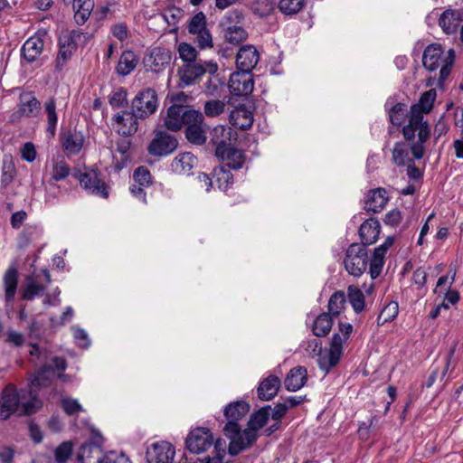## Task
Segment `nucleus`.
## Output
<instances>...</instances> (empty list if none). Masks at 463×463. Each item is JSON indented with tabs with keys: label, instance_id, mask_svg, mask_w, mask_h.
<instances>
[{
	"label": "nucleus",
	"instance_id": "obj_63",
	"mask_svg": "<svg viewBox=\"0 0 463 463\" xmlns=\"http://www.w3.org/2000/svg\"><path fill=\"white\" fill-rule=\"evenodd\" d=\"M100 463H131V461L124 453L118 454L110 451L103 456Z\"/></svg>",
	"mask_w": 463,
	"mask_h": 463
},
{
	"label": "nucleus",
	"instance_id": "obj_20",
	"mask_svg": "<svg viewBox=\"0 0 463 463\" xmlns=\"http://www.w3.org/2000/svg\"><path fill=\"white\" fill-rule=\"evenodd\" d=\"M113 121L117 123L119 128L118 133L122 137H130L137 133L138 129V119L130 110H124L113 116Z\"/></svg>",
	"mask_w": 463,
	"mask_h": 463
},
{
	"label": "nucleus",
	"instance_id": "obj_28",
	"mask_svg": "<svg viewBox=\"0 0 463 463\" xmlns=\"http://www.w3.org/2000/svg\"><path fill=\"white\" fill-rule=\"evenodd\" d=\"M197 165V158L191 153H182L178 155L171 163L172 170L184 175H190L192 170Z\"/></svg>",
	"mask_w": 463,
	"mask_h": 463
},
{
	"label": "nucleus",
	"instance_id": "obj_52",
	"mask_svg": "<svg viewBox=\"0 0 463 463\" xmlns=\"http://www.w3.org/2000/svg\"><path fill=\"white\" fill-rule=\"evenodd\" d=\"M71 174V168L69 165L61 160L55 163L52 166V170L51 173V180L49 181L50 184H53L52 182H59L64 180Z\"/></svg>",
	"mask_w": 463,
	"mask_h": 463
},
{
	"label": "nucleus",
	"instance_id": "obj_59",
	"mask_svg": "<svg viewBox=\"0 0 463 463\" xmlns=\"http://www.w3.org/2000/svg\"><path fill=\"white\" fill-rule=\"evenodd\" d=\"M214 451L216 452L213 457H206L203 459V463H222V458L225 455V441L222 439H218L214 442Z\"/></svg>",
	"mask_w": 463,
	"mask_h": 463
},
{
	"label": "nucleus",
	"instance_id": "obj_1",
	"mask_svg": "<svg viewBox=\"0 0 463 463\" xmlns=\"http://www.w3.org/2000/svg\"><path fill=\"white\" fill-rule=\"evenodd\" d=\"M48 383L49 379L44 377V373L39 372L28 388L17 390L14 385L8 384L0 394V420H6L15 412L20 415L35 413L43 406L37 389Z\"/></svg>",
	"mask_w": 463,
	"mask_h": 463
},
{
	"label": "nucleus",
	"instance_id": "obj_50",
	"mask_svg": "<svg viewBox=\"0 0 463 463\" xmlns=\"http://www.w3.org/2000/svg\"><path fill=\"white\" fill-rule=\"evenodd\" d=\"M177 52L183 63H190L199 61L197 59L198 52L190 43H181L177 47Z\"/></svg>",
	"mask_w": 463,
	"mask_h": 463
},
{
	"label": "nucleus",
	"instance_id": "obj_34",
	"mask_svg": "<svg viewBox=\"0 0 463 463\" xmlns=\"http://www.w3.org/2000/svg\"><path fill=\"white\" fill-rule=\"evenodd\" d=\"M137 62L138 59L132 51H124L121 53L116 71L119 75L127 76L135 70Z\"/></svg>",
	"mask_w": 463,
	"mask_h": 463
},
{
	"label": "nucleus",
	"instance_id": "obj_39",
	"mask_svg": "<svg viewBox=\"0 0 463 463\" xmlns=\"http://www.w3.org/2000/svg\"><path fill=\"white\" fill-rule=\"evenodd\" d=\"M94 8V0H78L77 4L74 5V19L75 22L82 25L89 19L91 11Z\"/></svg>",
	"mask_w": 463,
	"mask_h": 463
},
{
	"label": "nucleus",
	"instance_id": "obj_48",
	"mask_svg": "<svg viewBox=\"0 0 463 463\" xmlns=\"http://www.w3.org/2000/svg\"><path fill=\"white\" fill-rule=\"evenodd\" d=\"M187 30L190 34H196L207 30L206 16L203 12L195 14L189 21Z\"/></svg>",
	"mask_w": 463,
	"mask_h": 463
},
{
	"label": "nucleus",
	"instance_id": "obj_62",
	"mask_svg": "<svg viewBox=\"0 0 463 463\" xmlns=\"http://www.w3.org/2000/svg\"><path fill=\"white\" fill-rule=\"evenodd\" d=\"M194 43L200 49L211 48L213 47V38L210 31L207 29L202 33L194 34Z\"/></svg>",
	"mask_w": 463,
	"mask_h": 463
},
{
	"label": "nucleus",
	"instance_id": "obj_35",
	"mask_svg": "<svg viewBox=\"0 0 463 463\" xmlns=\"http://www.w3.org/2000/svg\"><path fill=\"white\" fill-rule=\"evenodd\" d=\"M333 316L326 312L318 315L313 324V334L318 337L327 335L333 326Z\"/></svg>",
	"mask_w": 463,
	"mask_h": 463
},
{
	"label": "nucleus",
	"instance_id": "obj_24",
	"mask_svg": "<svg viewBox=\"0 0 463 463\" xmlns=\"http://www.w3.org/2000/svg\"><path fill=\"white\" fill-rule=\"evenodd\" d=\"M463 22V8L447 9L439 18V25L446 34H452Z\"/></svg>",
	"mask_w": 463,
	"mask_h": 463
},
{
	"label": "nucleus",
	"instance_id": "obj_3",
	"mask_svg": "<svg viewBox=\"0 0 463 463\" xmlns=\"http://www.w3.org/2000/svg\"><path fill=\"white\" fill-rule=\"evenodd\" d=\"M269 405L255 411L248 421V429L241 431V437L230 441L228 452L231 456H237L246 449L250 448L259 438L258 430L263 428L270 416Z\"/></svg>",
	"mask_w": 463,
	"mask_h": 463
},
{
	"label": "nucleus",
	"instance_id": "obj_41",
	"mask_svg": "<svg viewBox=\"0 0 463 463\" xmlns=\"http://www.w3.org/2000/svg\"><path fill=\"white\" fill-rule=\"evenodd\" d=\"M213 177L221 190L226 191L233 182V175L231 168L225 165H220L213 169Z\"/></svg>",
	"mask_w": 463,
	"mask_h": 463
},
{
	"label": "nucleus",
	"instance_id": "obj_36",
	"mask_svg": "<svg viewBox=\"0 0 463 463\" xmlns=\"http://www.w3.org/2000/svg\"><path fill=\"white\" fill-rule=\"evenodd\" d=\"M17 269L15 268H9L4 276L5 293L7 302L14 300L17 289Z\"/></svg>",
	"mask_w": 463,
	"mask_h": 463
},
{
	"label": "nucleus",
	"instance_id": "obj_42",
	"mask_svg": "<svg viewBox=\"0 0 463 463\" xmlns=\"http://www.w3.org/2000/svg\"><path fill=\"white\" fill-rule=\"evenodd\" d=\"M410 111L407 110V105L402 102L396 103L389 111V120L393 126H402L406 118H409Z\"/></svg>",
	"mask_w": 463,
	"mask_h": 463
},
{
	"label": "nucleus",
	"instance_id": "obj_49",
	"mask_svg": "<svg viewBox=\"0 0 463 463\" xmlns=\"http://www.w3.org/2000/svg\"><path fill=\"white\" fill-rule=\"evenodd\" d=\"M399 313V306L396 301H391L382 309L377 318L378 326L393 320Z\"/></svg>",
	"mask_w": 463,
	"mask_h": 463
},
{
	"label": "nucleus",
	"instance_id": "obj_16",
	"mask_svg": "<svg viewBox=\"0 0 463 463\" xmlns=\"http://www.w3.org/2000/svg\"><path fill=\"white\" fill-rule=\"evenodd\" d=\"M230 92L234 96L247 97L253 91L254 80L250 72L238 71L232 73L229 84Z\"/></svg>",
	"mask_w": 463,
	"mask_h": 463
},
{
	"label": "nucleus",
	"instance_id": "obj_58",
	"mask_svg": "<svg viewBox=\"0 0 463 463\" xmlns=\"http://www.w3.org/2000/svg\"><path fill=\"white\" fill-rule=\"evenodd\" d=\"M133 179L136 184L143 186H148L152 183V175L146 166H138L135 169Z\"/></svg>",
	"mask_w": 463,
	"mask_h": 463
},
{
	"label": "nucleus",
	"instance_id": "obj_12",
	"mask_svg": "<svg viewBox=\"0 0 463 463\" xmlns=\"http://www.w3.org/2000/svg\"><path fill=\"white\" fill-rule=\"evenodd\" d=\"M177 138L165 130H158L147 146V152L154 157H163L173 154L178 147Z\"/></svg>",
	"mask_w": 463,
	"mask_h": 463
},
{
	"label": "nucleus",
	"instance_id": "obj_13",
	"mask_svg": "<svg viewBox=\"0 0 463 463\" xmlns=\"http://www.w3.org/2000/svg\"><path fill=\"white\" fill-rule=\"evenodd\" d=\"M213 443V436L209 429L198 427L191 430L185 439L186 449L194 454L206 451Z\"/></svg>",
	"mask_w": 463,
	"mask_h": 463
},
{
	"label": "nucleus",
	"instance_id": "obj_17",
	"mask_svg": "<svg viewBox=\"0 0 463 463\" xmlns=\"http://www.w3.org/2000/svg\"><path fill=\"white\" fill-rule=\"evenodd\" d=\"M232 129L223 125H218L211 129L209 136L210 144L215 147V155L223 158L228 147L232 144Z\"/></svg>",
	"mask_w": 463,
	"mask_h": 463
},
{
	"label": "nucleus",
	"instance_id": "obj_10",
	"mask_svg": "<svg viewBox=\"0 0 463 463\" xmlns=\"http://www.w3.org/2000/svg\"><path fill=\"white\" fill-rule=\"evenodd\" d=\"M199 112L187 106L171 105L164 120L165 127L170 131H178L187 123H191V120L196 121V118H200Z\"/></svg>",
	"mask_w": 463,
	"mask_h": 463
},
{
	"label": "nucleus",
	"instance_id": "obj_2",
	"mask_svg": "<svg viewBox=\"0 0 463 463\" xmlns=\"http://www.w3.org/2000/svg\"><path fill=\"white\" fill-rule=\"evenodd\" d=\"M436 98L435 89L423 92L418 102L411 106L409 122L402 127L404 139L411 142L410 148L414 159L419 160L424 156V144L430 137V127L428 121L424 120V115L432 110Z\"/></svg>",
	"mask_w": 463,
	"mask_h": 463
},
{
	"label": "nucleus",
	"instance_id": "obj_6",
	"mask_svg": "<svg viewBox=\"0 0 463 463\" xmlns=\"http://www.w3.org/2000/svg\"><path fill=\"white\" fill-rule=\"evenodd\" d=\"M249 411L250 404L244 401L231 402L224 408L223 412L228 422L223 428V432L230 441L241 437L242 430L238 421L241 420Z\"/></svg>",
	"mask_w": 463,
	"mask_h": 463
},
{
	"label": "nucleus",
	"instance_id": "obj_29",
	"mask_svg": "<svg viewBox=\"0 0 463 463\" xmlns=\"http://www.w3.org/2000/svg\"><path fill=\"white\" fill-rule=\"evenodd\" d=\"M103 456L102 449L99 447V444L85 442L79 449L77 460L79 463H100Z\"/></svg>",
	"mask_w": 463,
	"mask_h": 463
},
{
	"label": "nucleus",
	"instance_id": "obj_61",
	"mask_svg": "<svg viewBox=\"0 0 463 463\" xmlns=\"http://www.w3.org/2000/svg\"><path fill=\"white\" fill-rule=\"evenodd\" d=\"M61 408L67 415H74L82 411L81 405L75 399L64 398L61 402Z\"/></svg>",
	"mask_w": 463,
	"mask_h": 463
},
{
	"label": "nucleus",
	"instance_id": "obj_27",
	"mask_svg": "<svg viewBox=\"0 0 463 463\" xmlns=\"http://www.w3.org/2000/svg\"><path fill=\"white\" fill-rule=\"evenodd\" d=\"M307 380V371L304 366L292 368L284 380L285 388L289 392L301 389Z\"/></svg>",
	"mask_w": 463,
	"mask_h": 463
},
{
	"label": "nucleus",
	"instance_id": "obj_9",
	"mask_svg": "<svg viewBox=\"0 0 463 463\" xmlns=\"http://www.w3.org/2000/svg\"><path fill=\"white\" fill-rule=\"evenodd\" d=\"M42 110V103L33 91H23L20 93L17 103V109L10 115L9 121L15 124L23 118H37Z\"/></svg>",
	"mask_w": 463,
	"mask_h": 463
},
{
	"label": "nucleus",
	"instance_id": "obj_55",
	"mask_svg": "<svg viewBox=\"0 0 463 463\" xmlns=\"http://www.w3.org/2000/svg\"><path fill=\"white\" fill-rule=\"evenodd\" d=\"M305 5V0H280L279 10L285 14H295L300 12Z\"/></svg>",
	"mask_w": 463,
	"mask_h": 463
},
{
	"label": "nucleus",
	"instance_id": "obj_25",
	"mask_svg": "<svg viewBox=\"0 0 463 463\" xmlns=\"http://www.w3.org/2000/svg\"><path fill=\"white\" fill-rule=\"evenodd\" d=\"M198 116L200 118H196L197 120H191V123L186 124V128L184 130L186 139L193 145L202 146L205 144L207 140V136L205 134V129L203 126L204 117L199 112Z\"/></svg>",
	"mask_w": 463,
	"mask_h": 463
},
{
	"label": "nucleus",
	"instance_id": "obj_44",
	"mask_svg": "<svg viewBox=\"0 0 463 463\" xmlns=\"http://www.w3.org/2000/svg\"><path fill=\"white\" fill-rule=\"evenodd\" d=\"M348 298L349 302L355 313H360L364 310L365 301H364V296L363 291L355 287V286H349L348 287Z\"/></svg>",
	"mask_w": 463,
	"mask_h": 463
},
{
	"label": "nucleus",
	"instance_id": "obj_46",
	"mask_svg": "<svg viewBox=\"0 0 463 463\" xmlns=\"http://www.w3.org/2000/svg\"><path fill=\"white\" fill-rule=\"evenodd\" d=\"M45 288L34 281L33 279H27L25 286L22 290V299L33 300L36 296H43Z\"/></svg>",
	"mask_w": 463,
	"mask_h": 463
},
{
	"label": "nucleus",
	"instance_id": "obj_26",
	"mask_svg": "<svg viewBox=\"0 0 463 463\" xmlns=\"http://www.w3.org/2000/svg\"><path fill=\"white\" fill-rule=\"evenodd\" d=\"M358 232L361 239L360 244L367 247L375 243L381 232L379 221L374 218H369L360 225Z\"/></svg>",
	"mask_w": 463,
	"mask_h": 463
},
{
	"label": "nucleus",
	"instance_id": "obj_47",
	"mask_svg": "<svg viewBox=\"0 0 463 463\" xmlns=\"http://www.w3.org/2000/svg\"><path fill=\"white\" fill-rule=\"evenodd\" d=\"M225 155L227 156V159L222 165H225L234 170H238L242 167L244 164V156L241 151L231 148L229 146Z\"/></svg>",
	"mask_w": 463,
	"mask_h": 463
},
{
	"label": "nucleus",
	"instance_id": "obj_21",
	"mask_svg": "<svg viewBox=\"0 0 463 463\" xmlns=\"http://www.w3.org/2000/svg\"><path fill=\"white\" fill-rule=\"evenodd\" d=\"M175 448L167 441L154 443L146 451L148 463H171L175 456Z\"/></svg>",
	"mask_w": 463,
	"mask_h": 463
},
{
	"label": "nucleus",
	"instance_id": "obj_7",
	"mask_svg": "<svg viewBox=\"0 0 463 463\" xmlns=\"http://www.w3.org/2000/svg\"><path fill=\"white\" fill-rule=\"evenodd\" d=\"M368 263L370 260L364 245L354 242L347 248L344 265L348 274L360 277L366 270Z\"/></svg>",
	"mask_w": 463,
	"mask_h": 463
},
{
	"label": "nucleus",
	"instance_id": "obj_38",
	"mask_svg": "<svg viewBox=\"0 0 463 463\" xmlns=\"http://www.w3.org/2000/svg\"><path fill=\"white\" fill-rule=\"evenodd\" d=\"M16 175L15 165L11 155H5L2 161L1 168V185L6 187L13 181Z\"/></svg>",
	"mask_w": 463,
	"mask_h": 463
},
{
	"label": "nucleus",
	"instance_id": "obj_11",
	"mask_svg": "<svg viewBox=\"0 0 463 463\" xmlns=\"http://www.w3.org/2000/svg\"><path fill=\"white\" fill-rule=\"evenodd\" d=\"M73 176L90 194L103 199L109 198V186L100 178V173L98 170H90L84 173L78 171L73 173Z\"/></svg>",
	"mask_w": 463,
	"mask_h": 463
},
{
	"label": "nucleus",
	"instance_id": "obj_4",
	"mask_svg": "<svg viewBox=\"0 0 463 463\" xmlns=\"http://www.w3.org/2000/svg\"><path fill=\"white\" fill-rule=\"evenodd\" d=\"M91 37V34L79 30L61 32L59 36V52L55 59V70L58 71H62L68 61L71 60L73 53L77 51L78 46L86 45Z\"/></svg>",
	"mask_w": 463,
	"mask_h": 463
},
{
	"label": "nucleus",
	"instance_id": "obj_45",
	"mask_svg": "<svg viewBox=\"0 0 463 463\" xmlns=\"http://www.w3.org/2000/svg\"><path fill=\"white\" fill-rule=\"evenodd\" d=\"M409 148L408 146L403 142H397L392 150V161L398 166H403L409 164Z\"/></svg>",
	"mask_w": 463,
	"mask_h": 463
},
{
	"label": "nucleus",
	"instance_id": "obj_15",
	"mask_svg": "<svg viewBox=\"0 0 463 463\" xmlns=\"http://www.w3.org/2000/svg\"><path fill=\"white\" fill-rule=\"evenodd\" d=\"M48 33L45 30H39L29 37L21 48V56L27 63L36 61L43 52L44 39Z\"/></svg>",
	"mask_w": 463,
	"mask_h": 463
},
{
	"label": "nucleus",
	"instance_id": "obj_33",
	"mask_svg": "<svg viewBox=\"0 0 463 463\" xmlns=\"http://www.w3.org/2000/svg\"><path fill=\"white\" fill-rule=\"evenodd\" d=\"M46 114V134L50 138H54L58 124L57 103L54 97H50L43 104Z\"/></svg>",
	"mask_w": 463,
	"mask_h": 463
},
{
	"label": "nucleus",
	"instance_id": "obj_53",
	"mask_svg": "<svg viewBox=\"0 0 463 463\" xmlns=\"http://www.w3.org/2000/svg\"><path fill=\"white\" fill-rule=\"evenodd\" d=\"M250 9L254 14L260 17H266L273 12L274 4L271 0H254Z\"/></svg>",
	"mask_w": 463,
	"mask_h": 463
},
{
	"label": "nucleus",
	"instance_id": "obj_54",
	"mask_svg": "<svg viewBox=\"0 0 463 463\" xmlns=\"http://www.w3.org/2000/svg\"><path fill=\"white\" fill-rule=\"evenodd\" d=\"M455 60V52L454 50L450 49L449 51V56L444 59V63L442 64L439 73V79L437 85L439 88H442L444 81L449 77V75L451 72V67L454 63Z\"/></svg>",
	"mask_w": 463,
	"mask_h": 463
},
{
	"label": "nucleus",
	"instance_id": "obj_37",
	"mask_svg": "<svg viewBox=\"0 0 463 463\" xmlns=\"http://www.w3.org/2000/svg\"><path fill=\"white\" fill-rule=\"evenodd\" d=\"M386 248L384 246H378L374 249L373 256L370 260V274L372 279H376L380 276L386 254Z\"/></svg>",
	"mask_w": 463,
	"mask_h": 463
},
{
	"label": "nucleus",
	"instance_id": "obj_19",
	"mask_svg": "<svg viewBox=\"0 0 463 463\" xmlns=\"http://www.w3.org/2000/svg\"><path fill=\"white\" fill-rule=\"evenodd\" d=\"M260 54L255 46L251 44L243 45L236 55V66L239 71L250 72L257 65Z\"/></svg>",
	"mask_w": 463,
	"mask_h": 463
},
{
	"label": "nucleus",
	"instance_id": "obj_32",
	"mask_svg": "<svg viewBox=\"0 0 463 463\" xmlns=\"http://www.w3.org/2000/svg\"><path fill=\"white\" fill-rule=\"evenodd\" d=\"M388 198L384 188H376L369 191L364 203V209L367 212L378 213L383 210Z\"/></svg>",
	"mask_w": 463,
	"mask_h": 463
},
{
	"label": "nucleus",
	"instance_id": "obj_40",
	"mask_svg": "<svg viewBox=\"0 0 463 463\" xmlns=\"http://www.w3.org/2000/svg\"><path fill=\"white\" fill-rule=\"evenodd\" d=\"M224 38L226 42L233 45H239L247 40L248 33L242 26L228 25L224 30Z\"/></svg>",
	"mask_w": 463,
	"mask_h": 463
},
{
	"label": "nucleus",
	"instance_id": "obj_43",
	"mask_svg": "<svg viewBox=\"0 0 463 463\" xmlns=\"http://www.w3.org/2000/svg\"><path fill=\"white\" fill-rule=\"evenodd\" d=\"M346 298L344 291H336L332 294L328 301V314L333 317H338L342 310L345 309Z\"/></svg>",
	"mask_w": 463,
	"mask_h": 463
},
{
	"label": "nucleus",
	"instance_id": "obj_30",
	"mask_svg": "<svg viewBox=\"0 0 463 463\" xmlns=\"http://www.w3.org/2000/svg\"><path fill=\"white\" fill-rule=\"evenodd\" d=\"M229 122L237 128L246 130L252 126L253 115L244 105L239 106L230 113Z\"/></svg>",
	"mask_w": 463,
	"mask_h": 463
},
{
	"label": "nucleus",
	"instance_id": "obj_64",
	"mask_svg": "<svg viewBox=\"0 0 463 463\" xmlns=\"http://www.w3.org/2000/svg\"><path fill=\"white\" fill-rule=\"evenodd\" d=\"M225 22H222V24L232 25V24H240L243 20L242 11L239 9H232L227 12L224 18Z\"/></svg>",
	"mask_w": 463,
	"mask_h": 463
},
{
	"label": "nucleus",
	"instance_id": "obj_8",
	"mask_svg": "<svg viewBox=\"0 0 463 463\" xmlns=\"http://www.w3.org/2000/svg\"><path fill=\"white\" fill-rule=\"evenodd\" d=\"M158 108L157 92L153 88L139 90L131 100V110L134 115L144 120L156 113Z\"/></svg>",
	"mask_w": 463,
	"mask_h": 463
},
{
	"label": "nucleus",
	"instance_id": "obj_31",
	"mask_svg": "<svg viewBox=\"0 0 463 463\" xmlns=\"http://www.w3.org/2000/svg\"><path fill=\"white\" fill-rule=\"evenodd\" d=\"M281 385L280 379L275 375L265 378L259 385L257 392L261 401H269L274 398Z\"/></svg>",
	"mask_w": 463,
	"mask_h": 463
},
{
	"label": "nucleus",
	"instance_id": "obj_18",
	"mask_svg": "<svg viewBox=\"0 0 463 463\" xmlns=\"http://www.w3.org/2000/svg\"><path fill=\"white\" fill-rule=\"evenodd\" d=\"M172 60V52L165 48H154L151 52L144 58V65L147 71L156 73L163 71L169 66Z\"/></svg>",
	"mask_w": 463,
	"mask_h": 463
},
{
	"label": "nucleus",
	"instance_id": "obj_14",
	"mask_svg": "<svg viewBox=\"0 0 463 463\" xmlns=\"http://www.w3.org/2000/svg\"><path fill=\"white\" fill-rule=\"evenodd\" d=\"M347 340L343 337L339 333H335L330 342V348L326 353V356L317 359L319 368L325 373L335 367L340 361L343 354V344Z\"/></svg>",
	"mask_w": 463,
	"mask_h": 463
},
{
	"label": "nucleus",
	"instance_id": "obj_23",
	"mask_svg": "<svg viewBox=\"0 0 463 463\" xmlns=\"http://www.w3.org/2000/svg\"><path fill=\"white\" fill-rule=\"evenodd\" d=\"M443 48L439 43L428 45L422 55V65L429 71H435L444 63Z\"/></svg>",
	"mask_w": 463,
	"mask_h": 463
},
{
	"label": "nucleus",
	"instance_id": "obj_60",
	"mask_svg": "<svg viewBox=\"0 0 463 463\" xmlns=\"http://www.w3.org/2000/svg\"><path fill=\"white\" fill-rule=\"evenodd\" d=\"M72 453V444L70 441L62 442L55 449V458L58 462H66Z\"/></svg>",
	"mask_w": 463,
	"mask_h": 463
},
{
	"label": "nucleus",
	"instance_id": "obj_51",
	"mask_svg": "<svg viewBox=\"0 0 463 463\" xmlns=\"http://www.w3.org/2000/svg\"><path fill=\"white\" fill-rule=\"evenodd\" d=\"M109 103L112 109L125 108L128 106V91L120 87L111 92L109 96Z\"/></svg>",
	"mask_w": 463,
	"mask_h": 463
},
{
	"label": "nucleus",
	"instance_id": "obj_22",
	"mask_svg": "<svg viewBox=\"0 0 463 463\" xmlns=\"http://www.w3.org/2000/svg\"><path fill=\"white\" fill-rule=\"evenodd\" d=\"M85 142L84 135L81 131L74 128L61 134V143L63 151L68 155H78Z\"/></svg>",
	"mask_w": 463,
	"mask_h": 463
},
{
	"label": "nucleus",
	"instance_id": "obj_5",
	"mask_svg": "<svg viewBox=\"0 0 463 463\" xmlns=\"http://www.w3.org/2000/svg\"><path fill=\"white\" fill-rule=\"evenodd\" d=\"M218 71V65L213 61L199 60L194 62L183 63L177 70V76L179 78V86L182 88L194 85L204 75L206 72L214 74Z\"/></svg>",
	"mask_w": 463,
	"mask_h": 463
},
{
	"label": "nucleus",
	"instance_id": "obj_57",
	"mask_svg": "<svg viewBox=\"0 0 463 463\" xmlns=\"http://www.w3.org/2000/svg\"><path fill=\"white\" fill-rule=\"evenodd\" d=\"M225 102L220 99H212L204 103L203 110L207 117H217L223 113Z\"/></svg>",
	"mask_w": 463,
	"mask_h": 463
},
{
	"label": "nucleus",
	"instance_id": "obj_56",
	"mask_svg": "<svg viewBox=\"0 0 463 463\" xmlns=\"http://www.w3.org/2000/svg\"><path fill=\"white\" fill-rule=\"evenodd\" d=\"M211 76L204 83V92L207 95L214 96L220 93L224 86V81L216 73L210 74Z\"/></svg>",
	"mask_w": 463,
	"mask_h": 463
}]
</instances>
